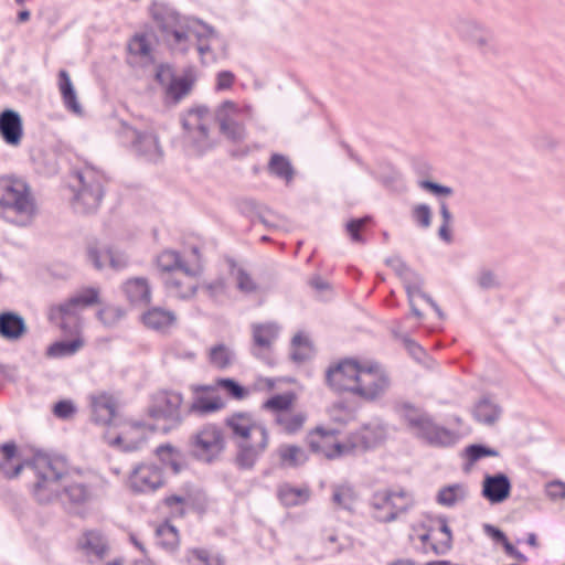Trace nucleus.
<instances>
[{
    "instance_id": "1",
    "label": "nucleus",
    "mask_w": 565,
    "mask_h": 565,
    "mask_svg": "<svg viewBox=\"0 0 565 565\" xmlns=\"http://www.w3.org/2000/svg\"><path fill=\"white\" fill-rule=\"evenodd\" d=\"M25 471L28 487L39 504H49L60 500L71 508H79L95 499L92 484L83 481L63 480V471L56 460L45 454H36L32 460L23 461L14 443L2 444V475L9 479Z\"/></svg>"
},
{
    "instance_id": "2",
    "label": "nucleus",
    "mask_w": 565,
    "mask_h": 565,
    "mask_svg": "<svg viewBox=\"0 0 565 565\" xmlns=\"http://www.w3.org/2000/svg\"><path fill=\"white\" fill-rule=\"evenodd\" d=\"M149 12L162 41L172 52L188 53L191 47V36L196 38V50L202 57L211 51L210 45L203 41L216 36V32L212 26L202 23L203 31H194L190 25L189 19L181 17L178 11L163 2H152Z\"/></svg>"
},
{
    "instance_id": "3",
    "label": "nucleus",
    "mask_w": 565,
    "mask_h": 565,
    "mask_svg": "<svg viewBox=\"0 0 565 565\" xmlns=\"http://www.w3.org/2000/svg\"><path fill=\"white\" fill-rule=\"evenodd\" d=\"M394 411L407 430L428 445L449 446L455 443V433L438 425L423 407L411 402H398L394 405Z\"/></svg>"
},
{
    "instance_id": "4",
    "label": "nucleus",
    "mask_w": 565,
    "mask_h": 565,
    "mask_svg": "<svg viewBox=\"0 0 565 565\" xmlns=\"http://www.w3.org/2000/svg\"><path fill=\"white\" fill-rule=\"evenodd\" d=\"M35 210L29 184L21 178L2 177V220L26 226L32 222Z\"/></svg>"
},
{
    "instance_id": "5",
    "label": "nucleus",
    "mask_w": 565,
    "mask_h": 565,
    "mask_svg": "<svg viewBox=\"0 0 565 565\" xmlns=\"http://www.w3.org/2000/svg\"><path fill=\"white\" fill-rule=\"evenodd\" d=\"M76 181L71 202L74 212L78 214L95 213L104 199L105 175L93 168H85L76 172Z\"/></svg>"
},
{
    "instance_id": "6",
    "label": "nucleus",
    "mask_w": 565,
    "mask_h": 565,
    "mask_svg": "<svg viewBox=\"0 0 565 565\" xmlns=\"http://www.w3.org/2000/svg\"><path fill=\"white\" fill-rule=\"evenodd\" d=\"M183 395L175 391L162 390L154 393L147 408L150 418L157 422L152 430L168 434L178 429L184 422L182 412Z\"/></svg>"
},
{
    "instance_id": "7",
    "label": "nucleus",
    "mask_w": 565,
    "mask_h": 565,
    "mask_svg": "<svg viewBox=\"0 0 565 565\" xmlns=\"http://www.w3.org/2000/svg\"><path fill=\"white\" fill-rule=\"evenodd\" d=\"M215 121L214 114L204 105L189 108L181 118L185 137L199 156L213 149L216 145L211 135V127Z\"/></svg>"
},
{
    "instance_id": "8",
    "label": "nucleus",
    "mask_w": 565,
    "mask_h": 565,
    "mask_svg": "<svg viewBox=\"0 0 565 565\" xmlns=\"http://www.w3.org/2000/svg\"><path fill=\"white\" fill-rule=\"evenodd\" d=\"M370 505L373 509L374 520L391 523L406 514L415 505V499L403 488L379 490L373 493Z\"/></svg>"
},
{
    "instance_id": "9",
    "label": "nucleus",
    "mask_w": 565,
    "mask_h": 565,
    "mask_svg": "<svg viewBox=\"0 0 565 565\" xmlns=\"http://www.w3.org/2000/svg\"><path fill=\"white\" fill-rule=\"evenodd\" d=\"M99 303V290L88 287L82 292L71 297L64 303L53 306L49 312V319L66 333H73L78 326V309Z\"/></svg>"
},
{
    "instance_id": "10",
    "label": "nucleus",
    "mask_w": 565,
    "mask_h": 565,
    "mask_svg": "<svg viewBox=\"0 0 565 565\" xmlns=\"http://www.w3.org/2000/svg\"><path fill=\"white\" fill-rule=\"evenodd\" d=\"M454 29L458 36L468 45L484 56H495L499 53L494 33L487 25L470 18H457Z\"/></svg>"
},
{
    "instance_id": "11",
    "label": "nucleus",
    "mask_w": 565,
    "mask_h": 565,
    "mask_svg": "<svg viewBox=\"0 0 565 565\" xmlns=\"http://www.w3.org/2000/svg\"><path fill=\"white\" fill-rule=\"evenodd\" d=\"M121 142L140 159L158 163L163 158V149L160 146L159 137L149 130H138L137 128L122 122L119 130Z\"/></svg>"
},
{
    "instance_id": "12",
    "label": "nucleus",
    "mask_w": 565,
    "mask_h": 565,
    "mask_svg": "<svg viewBox=\"0 0 565 565\" xmlns=\"http://www.w3.org/2000/svg\"><path fill=\"white\" fill-rule=\"evenodd\" d=\"M191 454L194 458L213 462L226 448L223 429L216 424H204L190 439Z\"/></svg>"
},
{
    "instance_id": "13",
    "label": "nucleus",
    "mask_w": 565,
    "mask_h": 565,
    "mask_svg": "<svg viewBox=\"0 0 565 565\" xmlns=\"http://www.w3.org/2000/svg\"><path fill=\"white\" fill-rule=\"evenodd\" d=\"M390 384L388 375L377 363H360L353 395L365 401H375L387 391Z\"/></svg>"
},
{
    "instance_id": "14",
    "label": "nucleus",
    "mask_w": 565,
    "mask_h": 565,
    "mask_svg": "<svg viewBox=\"0 0 565 565\" xmlns=\"http://www.w3.org/2000/svg\"><path fill=\"white\" fill-rule=\"evenodd\" d=\"M244 111H249V107L243 109L234 102L225 100L214 113L220 132L231 142L238 143L246 138V128L243 121Z\"/></svg>"
},
{
    "instance_id": "15",
    "label": "nucleus",
    "mask_w": 565,
    "mask_h": 565,
    "mask_svg": "<svg viewBox=\"0 0 565 565\" xmlns=\"http://www.w3.org/2000/svg\"><path fill=\"white\" fill-rule=\"evenodd\" d=\"M360 363L352 358H345L330 364L326 370L324 383L335 394L354 392Z\"/></svg>"
},
{
    "instance_id": "16",
    "label": "nucleus",
    "mask_w": 565,
    "mask_h": 565,
    "mask_svg": "<svg viewBox=\"0 0 565 565\" xmlns=\"http://www.w3.org/2000/svg\"><path fill=\"white\" fill-rule=\"evenodd\" d=\"M338 435L339 430L335 428L318 426L309 433L307 444L315 455L334 459L350 454L349 448H347V440L340 443Z\"/></svg>"
},
{
    "instance_id": "17",
    "label": "nucleus",
    "mask_w": 565,
    "mask_h": 565,
    "mask_svg": "<svg viewBox=\"0 0 565 565\" xmlns=\"http://www.w3.org/2000/svg\"><path fill=\"white\" fill-rule=\"evenodd\" d=\"M129 489L134 493H152L164 486L162 467L142 462L137 465L128 478Z\"/></svg>"
},
{
    "instance_id": "18",
    "label": "nucleus",
    "mask_w": 565,
    "mask_h": 565,
    "mask_svg": "<svg viewBox=\"0 0 565 565\" xmlns=\"http://www.w3.org/2000/svg\"><path fill=\"white\" fill-rule=\"evenodd\" d=\"M260 436L253 439L237 440L234 463L241 470H252L268 447L267 428L260 429Z\"/></svg>"
},
{
    "instance_id": "19",
    "label": "nucleus",
    "mask_w": 565,
    "mask_h": 565,
    "mask_svg": "<svg viewBox=\"0 0 565 565\" xmlns=\"http://www.w3.org/2000/svg\"><path fill=\"white\" fill-rule=\"evenodd\" d=\"M192 402L188 414L206 416L225 407L224 399L218 395L215 385H192Z\"/></svg>"
},
{
    "instance_id": "20",
    "label": "nucleus",
    "mask_w": 565,
    "mask_h": 565,
    "mask_svg": "<svg viewBox=\"0 0 565 565\" xmlns=\"http://www.w3.org/2000/svg\"><path fill=\"white\" fill-rule=\"evenodd\" d=\"M230 273L235 279L236 288L245 295H254L260 291H267L276 284L277 277L274 271H268L260 282L256 281L252 274L234 260L230 262Z\"/></svg>"
},
{
    "instance_id": "21",
    "label": "nucleus",
    "mask_w": 565,
    "mask_h": 565,
    "mask_svg": "<svg viewBox=\"0 0 565 565\" xmlns=\"http://www.w3.org/2000/svg\"><path fill=\"white\" fill-rule=\"evenodd\" d=\"M385 436L386 431L382 425L366 424L348 436L347 448H349L350 454L355 451H366L383 443Z\"/></svg>"
},
{
    "instance_id": "22",
    "label": "nucleus",
    "mask_w": 565,
    "mask_h": 565,
    "mask_svg": "<svg viewBox=\"0 0 565 565\" xmlns=\"http://www.w3.org/2000/svg\"><path fill=\"white\" fill-rule=\"evenodd\" d=\"M224 425L230 429L232 438L237 440L253 439L260 436L262 428H266L248 412H235L228 415L224 419Z\"/></svg>"
},
{
    "instance_id": "23",
    "label": "nucleus",
    "mask_w": 565,
    "mask_h": 565,
    "mask_svg": "<svg viewBox=\"0 0 565 565\" xmlns=\"http://www.w3.org/2000/svg\"><path fill=\"white\" fill-rule=\"evenodd\" d=\"M511 493V481L505 473L487 475L482 483V495L492 504L502 503Z\"/></svg>"
},
{
    "instance_id": "24",
    "label": "nucleus",
    "mask_w": 565,
    "mask_h": 565,
    "mask_svg": "<svg viewBox=\"0 0 565 565\" xmlns=\"http://www.w3.org/2000/svg\"><path fill=\"white\" fill-rule=\"evenodd\" d=\"M24 137L23 119L11 108L2 109V141L18 148Z\"/></svg>"
},
{
    "instance_id": "25",
    "label": "nucleus",
    "mask_w": 565,
    "mask_h": 565,
    "mask_svg": "<svg viewBox=\"0 0 565 565\" xmlns=\"http://www.w3.org/2000/svg\"><path fill=\"white\" fill-rule=\"evenodd\" d=\"M121 290L132 306L146 307L151 301V287L147 278L132 277L127 279Z\"/></svg>"
},
{
    "instance_id": "26",
    "label": "nucleus",
    "mask_w": 565,
    "mask_h": 565,
    "mask_svg": "<svg viewBox=\"0 0 565 565\" xmlns=\"http://www.w3.org/2000/svg\"><path fill=\"white\" fill-rule=\"evenodd\" d=\"M92 420L97 425H110L116 416V402L108 394L92 397Z\"/></svg>"
},
{
    "instance_id": "27",
    "label": "nucleus",
    "mask_w": 565,
    "mask_h": 565,
    "mask_svg": "<svg viewBox=\"0 0 565 565\" xmlns=\"http://www.w3.org/2000/svg\"><path fill=\"white\" fill-rule=\"evenodd\" d=\"M87 257L96 269H102L104 267V260H108L109 266L115 270L126 268L129 262L127 255L124 253L115 252L110 248L99 250L94 246L88 247Z\"/></svg>"
},
{
    "instance_id": "28",
    "label": "nucleus",
    "mask_w": 565,
    "mask_h": 565,
    "mask_svg": "<svg viewBox=\"0 0 565 565\" xmlns=\"http://www.w3.org/2000/svg\"><path fill=\"white\" fill-rule=\"evenodd\" d=\"M29 329L24 318L13 311H2V339L11 342L20 341Z\"/></svg>"
},
{
    "instance_id": "29",
    "label": "nucleus",
    "mask_w": 565,
    "mask_h": 565,
    "mask_svg": "<svg viewBox=\"0 0 565 565\" xmlns=\"http://www.w3.org/2000/svg\"><path fill=\"white\" fill-rule=\"evenodd\" d=\"M253 330V354L256 358L263 359L257 349H269L273 342L277 339L279 328L276 323H255L252 327Z\"/></svg>"
},
{
    "instance_id": "30",
    "label": "nucleus",
    "mask_w": 565,
    "mask_h": 565,
    "mask_svg": "<svg viewBox=\"0 0 565 565\" xmlns=\"http://www.w3.org/2000/svg\"><path fill=\"white\" fill-rule=\"evenodd\" d=\"M502 414L501 407L489 396L481 397L475 405L473 418L481 424L491 426L495 424Z\"/></svg>"
},
{
    "instance_id": "31",
    "label": "nucleus",
    "mask_w": 565,
    "mask_h": 565,
    "mask_svg": "<svg viewBox=\"0 0 565 565\" xmlns=\"http://www.w3.org/2000/svg\"><path fill=\"white\" fill-rule=\"evenodd\" d=\"M57 77L58 89L65 108L76 115H81L83 113V108L77 99L68 72L66 70H60Z\"/></svg>"
},
{
    "instance_id": "32",
    "label": "nucleus",
    "mask_w": 565,
    "mask_h": 565,
    "mask_svg": "<svg viewBox=\"0 0 565 565\" xmlns=\"http://www.w3.org/2000/svg\"><path fill=\"white\" fill-rule=\"evenodd\" d=\"M174 321V313L160 307H152L142 315L143 324L157 331H164L172 326Z\"/></svg>"
},
{
    "instance_id": "33",
    "label": "nucleus",
    "mask_w": 565,
    "mask_h": 565,
    "mask_svg": "<svg viewBox=\"0 0 565 565\" xmlns=\"http://www.w3.org/2000/svg\"><path fill=\"white\" fill-rule=\"evenodd\" d=\"M278 499L287 508L305 504L310 499L308 487L296 488L285 483L278 488Z\"/></svg>"
},
{
    "instance_id": "34",
    "label": "nucleus",
    "mask_w": 565,
    "mask_h": 565,
    "mask_svg": "<svg viewBox=\"0 0 565 565\" xmlns=\"http://www.w3.org/2000/svg\"><path fill=\"white\" fill-rule=\"evenodd\" d=\"M156 455L162 463V467L170 468L174 475H178L183 470L184 463L182 460V455L170 444L160 445L157 447Z\"/></svg>"
},
{
    "instance_id": "35",
    "label": "nucleus",
    "mask_w": 565,
    "mask_h": 565,
    "mask_svg": "<svg viewBox=\"0 0 565 565\" xmlns=\"http://www.w3.org/2000/svg\"><path fill=\"white\" fill-rule=\"evenodd\" d=\"M196 271L193 269L192 275H185L184 279L171 277L167 280L166 285L171 294L180 299L191 298L196 291V282L194 276Z\"/></svg>"
},
{
    "instance_id": "36",
    "label": "nucleus",
    "mask_w": 565,
    "mask_h": 565,
    "mask_svg": "<svg viewBox=\"0 0 565 565\" xmlns=\"http://www.w3.org/2000/svg\"><path fill=\"white\" fill-rule=\"evenodd\" d=\"M267 169L271 175L284 180L287 184H289L295 177V169L290 160L279 153H274L270 157Z\"/></svg>"
},
{
    "instance_id": "37",
    "label": "nucleus",
    "mask_w": 565,
    "mask_h": 565,
    "mask_svg": "<svg viewBox=\"0 0 565 565\" xmlns=\"http://www.w3.org/2000/svg\"><path fill=\"white\" fill-rule=\"evenodd\" d=\"M157 265L162 271L180 269L184 275H192L193 269L182 262L180 255L173 250H164L157 257Z\"/></svg>"
},
{
    "instance_id": "38",
    "label": "nucleus",
    "mask_w": 565,
    "mask_h": 565,
    "mask_svg": "<svg viewBox=\"0 0 565 565\" xmlns=\"http://www.w3.org/2000/svg\"><path fill=\"white\" fill-rule=\"evenodd\" d=\"M279 457L281 463L290 468L299 467L308 460L305 449L296 445L281 446Z\"/></svg>"
},
{
    "instance_id": "39",
    "label": "nucleus",
    "mask_w": 565,
    "mask_h": 565,
    "mask_svg": "<svg viewBox=\"0 0 565 565\" xmlns=\"http://www.w3.org/2000/svg\"><path fill=\"white\" fill-rule=\"evenodd\" d=\"M466 495L467 490L465 486L455 483L441 488L438 491L436 500L440 505L454 507L459 501H462L466 498Z\"/></svg>"
},
{
    "instance_id": "40",
    "label": "nucleus",
    "mask_w": 565,
    "mask_h": 565,
    "mask_svg": "<svg viewBox=\"0 0 565 565\" xmlns=\"http://www.w3.org/2000/svg\"><path fill=\"white\" fill-rule=\"evenodd\" d=\"M156 535L158 537V544L167 551H173L179 545L178 530L168 521L157 527Z\"/></svg>"
},
{
    "instance_id": "41",
    "label": "nucleus",
    "mask_w": 565,
    "mask_h": 565,
    "mask_svg": "<svg viewBox=\"0 0 565 565\" xmlns=\"http://www.w3.org/2000/svg\"><path fill=\"white\" fill-rule=\"evenodd\" d=\"M192 86L193 81L188 76H174L168 84L166 93L177 104L191 92Z\"/></svg>"
},
{
    "instance_id": "42",
    "label": "nucleus",
    "mask_w": 565,
    "mask_h": 565,
    "mask_svg": "<svg viewBox=\"0 0 565 565\" xmlns=\"http://www.w3.org/2000/svg\"><path fill=\"white\" fill-rule=\"evenodd\" d=\"M128 52L145 61H152V47L146 34L137 33L128 42Z\"/></svg>"
},
{
    "instance_id": "43",
    "label": "nucleus",
    "mask_w": 565,
    "mask_h": 565,
    "mask_svg": "<svg viewBox=\"0 0 565 565\" xmlns=\"http://www.w3.org/2000/svg\"><path fill=\"white\" fill-rule=\"evenodd\" d=\"M291 347L292 352L290 353V358L297 363L309 360L313 354L310 340L300 333L292 338Z\"/></svg>"
},
{
    "instance_id": "44",
    "label": "nucleus",
    "mask_w": 565,
    "mask_h": 565,
    "mask_svg": "<svg viewBox=\"0 0 565 565\" xmlns=\"http://www.w3.org/2000/svg\"><path fill=\"white\" fill-rule=\"evenodd\" d=\"M82 547L87 554H93L99 559L105 556L107 551L104 537L98 532L94 531L85 533Z\"/></svg>"
},
{
    "instance_id": "45",
    "label": "nucleus",
    "mask_w": 565,
    "mask_h": 565,
    "mask_svg": "<svg viewBox=\"0 0 565 565\" xmlns=\"http://www.w3.org/2000/svg\"><path fill=\"white\" fill-rule=\"evenodd\" d=\"M82 344V341L78 339H73L68 341H57L52 343L47 348L46 355L50 358L68 356L77 352Z\"/></svg>"
},
{
    "instance_id": "46",
    "label": "nucleus",
    "mask_w": 565,
    "mask_h": 565,
    "mask_svg": "<svg viewBox=\"0 0 565 565\" xmlns=\"http://www.w3.org/2000/svg\"><path fill=\"white\" fill-rule=\"evenodd\" d=\"M355 500L354 491L352 488L347 486H337L333 489L332 493V502L337 504L338 507L351 510L352 504Z\"/></svg>"
},
{
    "instance_id": "47",
    "label": "nucleus",
    "mask_w": 565,
    "mask_h": 565,
    "mask_svg": "<svg viewBox=\"0 0 565 565\" xmlns=\"http://www.w3.org/2000/svg\"><path fill=\"white\" fill-rule=\"evenodd\" d=\"M215 386L216 390L218 387L225 390L226 393L235 399H244L248 395L247 388L242 386L237 381L230 377L216 380Z\"/></svg>"
},
{
    "instance_id": "48",
    "label": "nucleus",
    "mask_w": 565,
    "mask_h": 565,
    "mask_svg": "<svg viewBox=\"0 0 565 565\" xmlns=\"http://www.w3.org/2000/svg\"><path fill=\"white\" fill-rule=\"evenodd\" d=\"M438 522L439 531L444 535V539L436 544H431V548L436 554L443 555L451 548L452 534L446 518H440Z\"/></svg>"
},
{
    "instance_id": "49",
    "label": "nucleus",
    "mask_w": 565,
    "mask_h": 565,
    "mask_svg": "<svg viewBox=\"0 0 565 565\" xmlns=\"http://www.w3.org/2000/svg\"><path fill=\"white\" fill-rule=\"evenodd\" d=\"M431 209L425 203L416 204L412 209V218L420 228H428L431 225Z\"/></svg>"
},
{
    "instance_id": "50",
    "label": "nucleus",
    "mask_w": 565,
    "mask_h": 565,
    "mask_svg": "<svg viewBox=\"0 0 565 565\" xmlns=\"http://www.w3.org/2000/svg\"><path fill=\"white\" fill-rule=\"evenodd\" d=\"M466 456L470 462H476L484 457L499 456L498 450L481 444H473L466 448Z\"/></svg>"
},
{
    "instance_id": "51",
    "label": "nucleus",
    "mask_w": 565,
    "mask_h": 565,
    "mask_svg": "<svg viewBox=\"0 0 565 565\" xmlns=\"http://www.w3.org/2000/svg\"><path fill=\"white\" fill-rule=\"evenodd\" d=\"M210 360L218 369H225L231 364V352L224 344H217L211 349Z\"/></svg>"
},
{
    "instance_id": "52",
    "label": "nucleus",
    "mask_w": 565,
    "mask_h": 565,
    "mask_svg": "<svg viewBox=\"0 0 565 565\" xmlns=\"http://www.w3.org/2000/svg\"><path fill=\"white\" fill-rule=\"evenodd\" d=\"M125 316V310L116 306H107L97 312L98 319L107 327L116 324Z\"/></svg>"
},
{
    "instance_id": "53",
    "label": "nucleus",
    "mask_w": 565,
    "mask_h": 565,
    "mask_svg": "<svg viewBox=\"0 0 565 565\" xmlns=\"http://www.w3.org/2000/svg\"><path fill=\"white\" fill-rule=\"evenodd\" d=\"M370 222L371 217L364 216L361 218H353L347 223V232L353 242L364 243L361 232Z\"/></svg>"
},
{
    "instance_id": "54",
    "label": "nucleus",
    "mask_w": 565,
    "mask_h": 565,
    "mask_svg": "<svg viewBox=\"0 0 565 565\" xmlns=\"http://www.w3.org/2000/svg\"><path fill=\"white\" fill-rule=\"evenodd\" d=\"M192 558L200 565H224V559L218 554H211L204 548H193L190 551Z\"/></svg>"
},
{
    "instance_id": "55",
    "label": "nucleus",
    "mask_w": 565,
    "mask_h": 565,
    "mask_svg": "<svg viewBox=\"0 0 565 565\" xmlns=\"http://www.w3.org/2000/svg\"><path fill=\"white\" fill-rule=\"evenodd\" d=\"M292 403V397L286 394H277L268 398L263 407L275 412H284L289 409Z\"/></svg>"
},
{
    "instance_id": "56",
    "label": "nucleus",
    "mask_w": 565,
    "mask_h": 565,
    "mask_svg": "<svg viewBox=\"0 0 565 565\" xmlns=\"http://www.w3.org/2000/svg\"><path fill=\"white\" fill-rule=\"evenodd\" d=\"M306 416L303 414H295L290 416H279L277 422L284 426L288 434L297 433L303 425Z\"/></svg>"
},
{
    "instance_id": "57",
    "label": "nucleus",
    "mask_w": 565,
    "mask_h": 565,
    "mask_svg": "<svg viewBox=\"0 0 565 565\" xmlns=\"http://www.w3.org/2000/svg\"><path fill=\"white\" fill-rule=\"evenodd\" d=\"M532 143L537 150L550 151L557 147L558 140L547 132H539L533 136Z\"/></svg>"
},
{
    "instance_id": "58",
    "label": "nucleus",
    "mask_w": 565,
    "mask_h": 565,
    "mask_svg": "<svg viewBox=\"0 0 565 565\" xmlns=\"http://www.w3.org/2000/svg\"><path fill=\"white\" fill-rule=\"evenodd\" d=\"M418 184L422 189L436 196H449L454 193V190L450 186H446L430 180H420Z\"/></svg>"
},
{
    "instance_id": "59",
    "label": "nucleus",
    "mask_w": 565,
    "mask_h": 565,
    "mask_svg": "<svg viewBox=\"0 0 565 565\" xmlns=\"http://www.w3.org/2000/svg\"><path fill=\"white\" fill-rule=\"evenodd\" d=\"M76 413V407L70 399H62L55 403L53 414L61 419H68Z\"/></svg>"
},
{
    "instance_id": "60",
    "label": "nucleus",
    "mask_w": 565,
    "mask_h": 565,
    "mask_svg": "<svg viewBox=\"0 0 565 565\" xmlns=\"http://www.w3.org/2000/svg\"><path fill=\"white\" fill-rule=\"evenodd\" d=\"M477 282L478 286L484 290L500 287V282L495 274L490 269H481L478 275Z\"/></svg>"
},
{
    "instance_id": "61",
    "label": "nucleus",
    "mask_w": 565,
    "mask_h": 565,
    "mask_svg": "<svg viewBox=\"0 0 565 565\" xmlns=\"http://www.w3.org/2000/svg\"><path fill=\"white\" fill-rule=\"evenodd\" d=\"M546 494L551 500L565 499V482L554 480L546 484Z\"/></svg>"
},
{
    "instance_id": "62",
    "label": "nucleus",
    "mask_w": 565,
    "mask_h": 565,
    "mask_svg": "<svg viewBox=\"0 0 565 565\" xmlns=\"http://www.w3.org/2000/svg\"><path fill=\"white\" fill-rule=\"evenodd\" d=\"M235 81V75L231 71H221L216 76V90L230 89Z\"/></svg>"
},
{
    "instance_id": "63",
    "label": "nucleus",
    "mask_w": 565,
    "mask_h": 565,
    "mask_svg": "<svg viewBox=\"0 0 565 565\" xmlns=\"http://www.w3.org/2000/svg\"><path fill=\"white\" fill-rule=\"evenodd\" d=\"M154 77L160 85L168 86L174 75L172 68L169 65L161 64L157 67Z\"/></svg>"
},
{
    "instance_id": "64",
    "label": "nucleus",
    "mask_w": 565,
    "mask_h": 565,
    "mask_svg": "<svg viewBox=\"0 0 565 565\" xmlns=\"http://www.w3.org/2000/svg\"><path fill=\"white\" fill-rule=\"evenodd\" d=\"M399 278L403 280L404 286L424 284V278L412 268H407Z\"/></svg>"
}]
</instances>
